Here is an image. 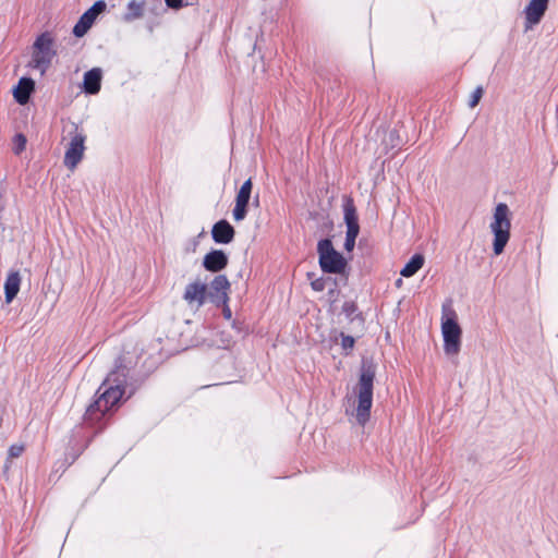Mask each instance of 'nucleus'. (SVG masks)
<instances>
[{
  "mask_svg": "<svg viewBox=\"0 0 558 558\" xmlns=\"http://www.w3.org/2000/svg\"><path fill=\"white\" fill-rule=\"evenodd\" d=\"M34 87H35V82L32 78L22 77L19 81L17 86L13 90L15 100L20 105H25L28 101L29 96H31L32 92L34 90Z\"/></svg>",
  "mask_w": 558,
  "mask_h": 558,
  "instance_id": "2eb2a0df",
  "label": "nucleus"
},
{
  "mask_svg": "<svg viewBox=\"0 0 558 558\" xmlns=\"http://www.w3.org/2000/svg\"><path fill=\"white\" fill-rule=\"evenodd\" d=\"M95 22V19L92 16V13L88 14L87 12H85L78 20V22L75 24V26L73 27V34L76 36V37H82L84 36L88 29L92 27V25L94 24Z\"/></svg>",
  "mask_w": 558,
  "mask_h": 558,
  "instance_id": "6ab92c4d",
  "label": "nucleus"
},
{
  "mask_svg": "<svg viewBox=\"0 0 558 558\" xmlns=\"http://www.w3.org/2000/svg\"><path fill=\"white\" fill-rule=\"evenodd\" d=\"M424 265V257L421 254H415L401 269V276L409 278L415 275Z\"/></svg>",
  "mask_w": 558,
  "mask_h": 558,
  "instance_id": "a211bd4d",
  "label": "nucleus"
},
{
  "mask_svg": "<svg viewBox=\"0 0 558 558\" xmlns=\"http://www.w3.org/2000/svg\"><path fill=\"white\" fill-rule=\"evenodd\" d=\"M231 310L229 308V306H225L223 308V316L227 318V319H231Z\"/></svg>",
  "mask_w": 558,
  "mask_h": 558,
  "instance_id": "7c9ffc66",
  "label": "nucleus"
},
{
  "mask_svg": "<svg viewBox=\"0 0 558 558\" xmlns=\"http://www.w3.org/2000/svg\"><path fill=\"white\" fill-rule=\"evenodd\" d=\"M126 381V371L121 364L111 372L98 389V398L92 403L85 413V420L88 422L98 421L102 415L116 407L121 400Z\"/></svg>",
  "mask_w": 558,
  "mask_h": 558,
  "instance_id": "f257e3e1",
  "label": "nucleus"
},
{
  "mask_svg": "<svg viewBox=\"0 0 558 558\" xmlns=\"http://www.w3.org/2000/svg\"><path fill=\"white\" fill-rule=\"evenodd\" d=\"M228 264V256L221 250H213L207 253L203 259V266L206 270L217 272L222 270Z\"/></svg>",
  "mask_w": 558,
  "mask_h": 558,
  "instance_id": "9b49d317",
  "label": "nucleus"
},
{
  "mask_svg": "<svg viewBox=\"0 0 558 558\" xmlns=\"http://www.w3.org/2000/svg\"><path fill=\"white\" fill-rule=\"evenodd\" d=\"M211 235L216 243L228 244L234 238V229L227 220H220L214 225Z\"/></svg>",
  "mask_w": 558,
  "mask_h": 558,
  "instance_id": "4468645a",
  "label": "nucleus"
},
{
  "mask_svg": "<svg viewBox=\"0 0 558 558\" xmlns=\"http://www.w3.org/2000/svg\"><path fill=\"white\" fill-rule=\"evenodd\" d=\"M355 246V240L345 238L344 248L348 252H351Z\"/></svg>",
  "mask_w": 558,
  "mask_h": 558,
  "instance_id": "c756f323",
  "label": "nucleus"
},
{
  "mask_svg": "<svg viewBox=\"0 0 558 558\" xmlns=\"http://www.w3.org/2000/svg\"><path fill=\"white\" fill-rule=\"evenodd\" d=\"M102 71L99 68H93L85 72L83 77V90L88 95H96L101 87Z\"/></svg>",
  "mask_w": 558,
  "mask_h": 558,
  "instance_id": "ddd939ff",
  "label": "nucleus"
},
{
  "mask_svg": "<svg viewBox=\"0 0 558 558\" xmlns=\"http://www.w3.org/2000/svg\"><path fill=\"white\" fill-rule=\"evenodd\" d=\"M56 54L57 50L52 36L49 33H43L33 44L32 59L28 65L44 75L50 68Z\"/></svg>",
  "mask_w": 558,
  "mask_h": 558,
  "instance_id": "20e7f679",
  "label": "nucleus"
},
{
  "mask_svg": "<svg viewBox=\"0 0 558 558\" xmlns=\"http://www.w3.org/2000/svg\"><path fill=\"white\" fill-rule=\"evenodd\" d=\"M319 266L324 272L341 274L347 267V260L335 250L329 239H323L317 244Z\"/></svg>",
  "mask_w": 558,
  "mask_h": 558,
  "instance_id": "423d86ee",
  "label": "nucleus"
},
{
  "mask_svg": "<svg viewBox=\"0 0 558 558\" xmlns=\"http://www.w3.org/2000/svg\"><path fill=\"white\" fill-rule=\"evenodd\" d=\"M21 277L17 271L8 275L4 282L5 302L10 304L20 291Z\"/></svg>",
  "mask_w": 558,
  "mask_h": 558,
  "instance_id": "dca6fc26",
  "label": "nucleus"
},
{
  "mask_svg": "<svg viewBox=\"0 0 558 558\" xmlns=\"http://www.w3.org/2000/svg\"><path fill=\"white\" fill-rule=\"evenodd\" d=\"M23 451H24L23 445H19V444L12 445L9 449V457L17 458L23 453Z\"/></svg>",
  "mask_w": 558,
  "mask_h": 558,
  "instance_id": "b1692460",
  "label": "nucleus"
},
{
  "mask_svg": "<svg viewBox=\"0 0 558 558\" xmlns=\"http://www.w3.org/2000/svg\"><path fill=\"white\" fill-rule=\"evenodd\" d=\"M106 9V3L104 1H96L92 8H89L86 12L88 14L92 13V16L96 20V17L98 16V14H100L101 12H104Z\"/></svg>",
  "mask_w": 558,
  "mask_h": 558,
  "instance_id": "4be33fe9",
  "label": "nucleus"
},
{
  "mask_svg": "<svg viewBox=\"0 0 558 558\" xmlns=\"http://www.w3.org/2000/svg\"><path fill=\"white\" fill-rule=\"evenodd\" d=\"M26 140L22 134L15 136V153L20 154L25 148Z\"/></svg>",
  "mask_w": 558,
  "mask_h": 558,
  "instance_id": "393cba45",
  "label": "nucleus"
},
{
  "mask_svg": "<svg viewBox=\"0 0 558 558\" xmlns=\"http://www.w3.org/2000/svg\"><path fill=\"white\" fill-rule=\"evenodd\" d=\"M247 206L248 205L235 203L232 210V216L235 221H242L246 217Z\"/></svg>",
  "mask_w": 558,
  "mask_h": 558,
  "instance_id": "412c9836",
  "label": "nucleus"
},
{
  "mask_svg": "<svg viewBox=\"0 0 558 558\" xmlns=\"http://www.w3.org/2000/svg\"><path fill=\"white\" fill-rule=\"evenodd\" d=\"M342 348L344 350L352 349L354 345V338L351 336H344L342 335V341H341Z\"/></svg>",
  "mask_w": 558,
  "mask_h": 558,
  "instance_id": "cd10ccee",
  "label": "nucleus"
},
{
  "mask_svg": "<svg viewBox=\"0 0 558 558\" xmlns=\"http://www.w3.org/2000/svg\"><path fill=\"white\" fill-rule=\"evenodd\" d=\"M402 280L401 279H398L397 280V286L399 287L401 284Z\"/></svg>",
  "mask_w": 558,
  "mask_h": 558,
  "instance_id": "2f4dec72",
  "label": "nucleus"
},
{
  "mask_svg": "<svg viewBox=\"0 0 558 558\" xmlns=\"http://www.w3.org/2000/svg\"><path fill=\"white\" fill-rule=\"evenodd\" d=\"M252 187V180L247 179L238 191V194L235 196V203L248 205Z\"/></svg>",
  "mask_w": 558,
  "mask_h": 558,
  "instance_id": "aec40b11",
  "label": "nucleus"
},
{
  "mask_svg": "<svg viewBox=\"0 0 558 558\" xmlns=\"http://www.w3.org/2000/svg\"><path fill=\"white\" fill-rule=\"evenodd\" d=\"M343 214H344V222L347 225L345 238L356 240L359 232H360V226H359L356 209H355L353 201L351 198H347L344 201Z\"/></svg>",
  "mask_w": 558,
  "mask_h": 558,
  "instance_id": "9d476101",
  "label": "nucleus"
},
{
  "mask_svg": "<svg viewBox=\"0 0 558 558\" xmlns=\"http://www.w3.org/2000/svg\"><path fill=\"white\" fill-rule=\"evenodd\" d=\"M325 283H326V281L324 278H318V279L313 280L311 286H312L313 290L320 292L325 289Z\"/></svg>",
  "mask_w": 558,
  "mask_h": 558,
  "instance_id": "a878e982",
  "label": "nucleus"
},
{
  "mask_svg": "<svg viewBox=\"0 0 558 558\" xmlns=\"http://www.w3.org/2000/svg\"><path fill=\"white\" fill-rule=\"evenodd\" d=\"M548 7V0H531L524 10L525 29L538 24Z\"/></svg>",
  "mask_w": 558,
  "mask_h": 558,
  "instance_id": "1a4fd4ad",
  "label": "nucleus"
},
{
  "mask_svg": "<svg viewBox=\"0 0 558 558\" xmlns=\"http://www.w3.org/2000/svg\"><path fill=\"white\" fill-rule=\"evenodd\" d=\"M206 294V283L195 280L185 287L182 298L192 312H197L204 305Z\"/></svg>",
  "mask_w": 558,
  "mask_h": 558,
  "instance_id": "6e6552de",
  "label": "nucleus"
},
{
  "mask_svg": "<svg viewBox=\"0 0 558 558\" xmlns=\"http://www.w3.org/2000/svg\"><path fill=\"white\" fill-rule=\"evenodd\" d=\"M441 333L445 353L447 355H457L461 349L462 330L457 322L456 312L447 306L442 307Z\"/></svg>",
  "mask_w": 558,
  "mask_h": 558,
  "instance_id": "39448f33",
  "label": "nucleus"
},
{
  "mask_svg": "<svg viewBox=\"0 0 558 558\" xmlns=\"http://www.w3.org/2000/svg\"><path fill=\"white\" fill-rule=\"evenodd\" d=\"M375 375V366L371 363H363L359 381L353 388L354 396L348 398V403L352 401V405L347 407L345 413L353 416L361 426H364L371 416Z\"/></svg>",
  "mask_w": 558,
  "mask_h": 558,
  "instance_id": "f03ea898",
  "label": "nucleus"
},
{
  "mask_svg": "<svg viewBox=\"0 0 558 558\" xmlns=\"http://www.w3.org/2000/svg\"><path fill=\"white\" fill-rule=\"evenodd\" d=\"M69 136L63 162L68 169L74 170L84 156L86 135L77 125L73 124Z\"/></svg>",
  "mask_w": 558,
  "mask_h": 558,
  "instance_id": "0eeeda50",
  "label": "nucleus"
},
{
  "mask_svg": "<svg viewBox=\"0 0 558 558\" xmlns=\"http://www.w3.org/2000/svg\"><path fill=\"white\" fill-rule=\"evenodd\" d=\"M230 288V283L226 276L219 275L215 277V279L210 283L211 289V298L213 301L217 304H225L228 301V290Z\"/></svg>",
  "mask_w": 558,
  "mask_h": 558,
  "instance_id": "f8f14e48",
  "label": "nucleus"
},
{
  "mask_svg": "<svg viewBox=\"0 0 558 558\" xmlns=\"http://www.w3.org/2000/svg\"><path fill=\"white\" fill-rule=\"evenodd\" d=\"M231 344H232V339L229 337V335H227L226 332H221V339H220V342L218 345L223 349H228V348H230Z\"/></svg>",
  "mask_w": 558,
  "mask_h": 558,
  "instance_id": "bb28decb",
  "label": "nucleus"
},
{
  "mask_svg": "<svg viewBox=\"0 0 558 558\" xmlns=\"http://www.w3.org/2000/svg\"><path fill=\"white\" fill-rule=\"evenodd\" d=\"M483 96V88L481 86L476 87L474 92L472 93L470 100H469V107L474 108L478 105L481 98Z\"/></svg>",
  "mask_w": 558,
  "mask_h": 558,
  "instance_id": "5701e85b",
  "label": "nucleus"
},
{
  "mask_svg": "<svg viewBox=\"0 0 558 558\" xmlns=\"http://www.w3.org/2000/svg\"><path fill=\"white\" fill-rule=\"evenodd\" d=\"M165 2L171 9H180L182 7V0H165Z\"/></svg>",
  "mask_w": 558,
  "mask_h": 558,
  "instance_id": "c85d7f7f",
  "label": "nucleus"
},
{
  "mask_svg": "<svg viewBox=\"0 0 558 558\" xmlns=\"http://www.w3.org/2000/svg\"><path fill=\"white\" fill-rule=\"evenodd\" d=\"M489 228L494 235L493 251L495 255H500L510 239L511 211L507 204L499 203L495 207Z\"/></svg>",
  "mask_w": 558,
  "mask_h": 558,
  "instance_id": "7ed1b4c3",
  "label": "nucleus"
},
{
  "mask_svg": "<svg viewBox=\"0 0 558 558\" xmlns=\"http://www.w3.org/2000/svg\"><path fill=\"white\" fill-rule=\"evenodd\" d=\"M144 1L130 0L128 3V12L123 15V21L133 22L143 17L144 15Z\"/></svg>",
  "mask_w": 558,
  "mask_h": 558,
  "instance_id": "f3484780",
  "label": "nucleus"
}]
</instances>
